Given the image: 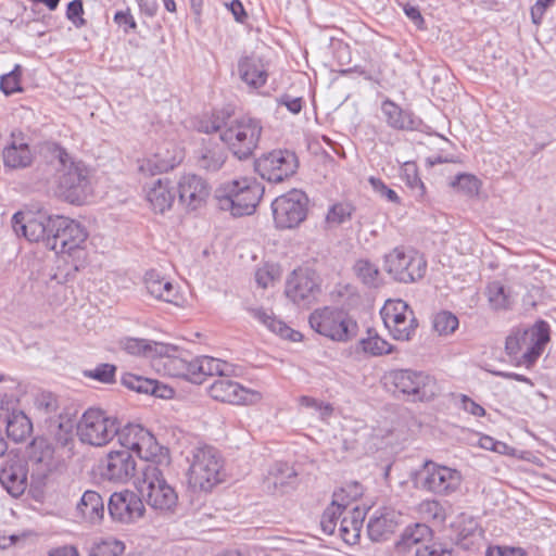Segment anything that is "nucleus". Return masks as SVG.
Here are the masks:
<instances>
[{
  "instance_id": "obj_1",
  "label": "nucleus",
  "mask_w": 556,
  "mask_h": 556,
  "mask_svg": "<svg viewBox=\"0 0 556 556\" xmlns=\"http://www.w3.org/2000/svg\"><path fill=\"white\" fill-rule=\"evenodd\" d=\"M199 130L206 134L218 131L220 140L228 150L239 160H245L257 148L263 126L260 119L251 116H242L227 122L215 117L212 121L202 122Z\"/></svg>"
},
{
  "instance_id": "obj_2",
  "label": "nucleus",
  "mask_w": 556,
  "mask_h": 556,
  "mask_svg": "<svg viewBox=\"0 0 556 556\" xmlns=\"http://www.w3.org/2000/svg\"><path fill=\"white\" fill-rule=\"evenodd\" d=\"M48 247L64 258H71L72 270L77 273L87 265L88 232L79 223L64 216H54Z\"/></svg>"
},
{
  "instance_id": "obj_3",
  "label": "nucleus",
  "mask_w": 556,
  "mask_h": 556,
  "mask_svg": "<svg viewBox=\"0 0 556 556\" xmlns=\"http://www.w3.org/2000/svg\"><path fill=\"white\" fill-rule=\"evenodd\" d=\"M137 490L142 501L156 514L170 516L177 511L178 493L156 465L144 466L138 478Z\"/></svg>"
},
{
  "instance_id": "obj_4",
  "label": "nucleus",
  "mask_w": 556,
  "mask_h": 556,
  "mask_svg": "<svg viewBox=\"0 0 556 556\" xmlns=\"http://www.w3.org/2000/svg\"><path fill=\"white\" fill-rule=\"evenodd\" d=\"M264 186L255 178L241 177L223 182L215 191L217 205L222 211H229L233 216L251 215L255 212Z\"/></svg>"
},
{
  "instance_id": "obj_5",
  "label": "nucleus",
  "mask_w": 556,
  "mask_h": 556,
  "mask_svg": "<svg viewBox=\"0 0 556 556\" xmlns=\"http://www.w3.org/2000/svg\"><path fill=\"white\" fill-rule=\"evenodd\" d=\"M548 341V325L539 321L530 328L514 329L506 338L505 350L516 365L530 368L542 355Z\"/></svg>"
},
{
  "instance_id": "obj_6",
  "label": "nucleus",
  "mask_w": 556,
  "mask_h": 556,
  "mask_svg": "<svg viewBox=\"0 0 556 556\" xmlns=\"http://www.w3.org/2000/svg\"><path fill=\"white\" fill-rule=\"evenodd\" d=\"M56 191L70 203H81L90 194V172L80 161H74L65 151H58Z\"/></svg>"
},
{
  "instance_id": "obj_7",
  "label": "nucleus",
  "mask_w": 556,
  "mask_h": 556,
  "mask_svg": "<svg viewBox=\"0 0 556 556\" xmlns=\"http://www.w3.org/2000/svg\"><path fill=\"white\" fill-rule=\"evenodd\" d=\"M415 488L437 496H451L460 491L462 472L453 467L426 460L412 473Z\"/></svg>"
},
{
  "instance_id": "obj_8",
  "label": "nucleus",
  "mask_w": 556,
  "mask_h": 556,
  "mask_svg": "<svg viewBox=\"0 0 556 556\" xmlns=\"http://www.w3.org/2000/svg\"><path fill=\"white\" fill-rule=\"evenodd\" d=\"M387 387L408 396L414 402H430L440 394L435 378L425 371L413 369H393L383 376Z\"/></svg>"
},
{
  "instance_id": "obj_9",
  "label": "nucleus",
  "mask_w": 556,
  "mask_h": 556,
  "mask_svg": "<svg viewBox=\"0 0 556 556\" xmlns=\"http://www.w3.org/2000/svg\"><path fill=\"white\" fill-rule=\"evenodd\" d=\"M224 460L213 446H197L188 472L189 485L199 491L208 492L223 481Z\"/></svg>"
},
{
  "instance_id": "obj_10",
  "label": "nucleus",
  "mask_w": 556,
  "mask_h": 556,
  "mask_svg": "<svg viewBox=\"0 0 556 556\" xmlns=\"http://www.w3.org/2000/svg\"><path fill=\"white\" fill-rule=\"evenodd\" d=\"M313 330L333 341L346 342L357 333V324L344 311L323 307L309 315Z\"/></svg>"
},
{
  "instance_id": "obj_11",
  "label": "nucleus",
  "mask_w": 556,
  "mask_h": 556,
  "mask_svg": "<svg viewBox=\"0 0 556 556\" xmlns=\"http://www.w3.org/2000/svg\"><path fill=\"white\" fill-rule=\"evenodd\" d=\"M383 268L395 281L412 283L424 277L427 262L416 250L396 247L384 255Z\"/></svg>"
},
{
  "instance_id": "obj_12",
  "label": "nucleus",
  "mask_w": 556,
  "mask_h": 556,
  "mask_svg": "<svg viewBox=\"0 0 556 556\" xmlns=\"http://www.w3.org/2000/svg\"><path fill=\"white\" fill-rule=\"evenodd\" d=\"M116 433L117 419L99 408L87 409L77 425L79 440L92 446L108 444Z\"/></svg>"
},
{
  "instance_id": "obj_13",
  "label": "nucleus",
  "mask_w": 556,
  "mask_h": 556,
  "mask_svg": "<svg viewBox=\"0 0 556 556\" xmlns=\"http://www.w3.org/2000/svg\"><path fill=\"white\" fill-rule=\"evenodd\" d=\"M380 315L394 340L409 341L415 334L418 321L405 301L400 299L386 301Z\"/></svg>"
},
{
  "instance_id": "obj_14",
  "label": "nucleus",
  "mask_w": 556,
  "mask_h": 556,
  "mask_svg": "<svg viewBox=\"0 0 556 556\" xmlns=\"http://www.w3.org/2000/svg\"><path fill=\"white\" fill-rule=\"evenodd\" d=\"M307 202L306 194L298 189L277 197L271 203L276 227L280 229L298 227L306 218Z\"/></svg>"
},
{
  "instance_id": "obj_15",
  "label": "nucleus",
  "mask_w": 556,
  "mask_h": 556,
  "mask_svg": "<svg viewBox=\"0 0 556 556\" xmlns=\"http://www.w3.org/2000/svg\"><path fill=\"white\" fill-rule=\"evenodd\" d=\"M28 466L26 459L15 451L0 458V484L14 498L27 489Z\"/></svg>"
},
{
  "instance_id": "obj_16",
  "label": "nucleus",
  "mask_w": 556,
  "mask_h": 556,
  "mask_svg": "<svg viewBox=\"0 0 556 556\" xmlns=\"http://www.w3.org/2000/svg\"><path fill=\"white\" fill-rule=\"evenodd\" d=\"M255 167L262 178L280 182L295 173L298 159L293 152L288 150H274L260 157Z\"/></svg>"
},
{
  "instance_id": "obj_17",
  "label": "nucleus",
  "mask_w": 556,
  "mask_h": 556,
  "mask_svg": "<svg viewBox=\"0 0 556 556\" xmlns=\"http://www.w3.org/2000/svg\"><path fill=\"white\" fill-rule=\"evenodd\" d=\"M363 495V488L359 483L353 482L337 490L332 495L331 504L324 510L320 526L326 534H333L338 519L348 513V509L355 501Z\"/></svg>"
},
{
  "instance_id": "obj_18",
  "label": "nucleus",
  "mask_w": 556,
  "mask_h": 556,
  "mask_svg": "<svg viewBox=\"0 0 556 556\" xmlns=\"http://www.w3.org/2000/svg\"><path fill=\"white\" fill-rule=\"evenodd\" d=\"M208 393L214 400L232 405H255L263 399L260 391L248 389L226 377L215 380L210 386Z\"/></svg>"
},
{
  "instance_id": "obj_19",
  "label": "nucleus",
  "mask_w": 556,
  "mask_h": 556,
  "mask_svg": "<svg viewBox=\"0 0 556 556\" xmlns=\"http://www.w3.org/2000/svg\"><path fill=\"white\" fill-rule=\"evenodd\" d=\"M52 224H54V216L43 214L17 212L12 217V228L18 237L23 236L30 242L43 240L47 245L53 232Z\"/></svg>"
},
{
  "instance_id": "obj_20",
  "label": "nucleus",
  "mask_w": 556,
  "mask_h": 556,
  "mask_svg": "<svg viewBox=\"0 0 556 556\" xmlns=\"http://www.w3.org/2000/svg\"><path fill=\"white\" fill-rule=\"evenodd\" d=\"M108 508L112 519L123 523L137 521L146 510L141 496L128 490L113 493Z\"/></svg>"
},
{
  "instance_id": "obj_21",
  "label": "nucleus",
  "mask_w": 556,
  "mask_h": 556,
  "mask_svg": "<svg viewBox=\"0 0 556 556\" xmlns=\"http://www.w3.org/2000/svg\"><path fill=\"white\" fill-rule=\"evenodd\" d=\"M136 471V460L127 450L111 451L99 464L101 477L112 482H127Z\"/></svg>"
},
{
  "instance_id": "obj_22",
  "label": "nucleus",
  "mask_w": 556,
  "mask_h": 556,
  "mask_svg": "<svg viewBox=\"0 0 556 556\" xmlns=\"http://www.w3.org/2000/svg\"><path fill=\"white\" fill-rule=\"evenodd\" d=\"M179 202L190 211H195L205 205L211 187L207 181L195 174H184L177 182Z\"/></svg>"
},
{
  "instance_id": "obj_23",
  "label": "nucleus",
  "mask_w": 556,
  "mask_h": 556,
  "mask_svg": "<svg viewBox=\"0 0 556 556\" xmlns=\"http://www.w3.org/2000/svg\"><path fill=\"white\" fill-rule=\"evenodd\" d=\"M29 459L31 464V485L36 488L45 486L48 478L56 467L53 447L45 440H35Z\"/></svg>"
},
{
  "instance_id": "obj_24",
  "label": "nucleus",
  "mask_w": 556,
  "mask_h": 556,
  "mask_svg": "<svg viewBox=\"0 0 556 556\" xmlns=\"http://www.w3.org/2000/svg\"><path fill=\"white\" fill-rule=\"evenodd\" d=\"M180 150L167 144L151 156L139 160L138 170L143 176H154L176 167L182 160Z\"/></svg>"
},
{
  "instance_id": "obj_25",
  "label": "nucleus",
  "mask_w": 556,
  "mask_h": 556,
  "mask_svg": "<svg viewBox=\"0 0 556 556\" xmlns=\"http://www.w3.org/2000/svg\"><path fill=\"white\" fill-rule=\"evenodd\" d=\"M269 63L255 53L241 56L238 61L240 79L250 88L260 89L268 78Z\"/></svg>"
},
{
  "instance_id": "obj_26",
  "label": "nucleus",
  "mask_w": 556,
  "mask_h": 556,
  "mask_svg": "<svg viewBox=\"0 0 556 556\" xmlns=\"http://www.w3.org/2000/svg\"><path fill=\"white\" fill-rule=\"evenodd\" d=\"M402 515L393 508L383 507L375 511L367 525L371 541H387L397 529Z\"/></svg>"
},
{
  "instance_id": "obj_27",
  "label": "nucleus",
  "mask_w": 556,
  "mask_h": 556,
  "mask_svg": "<svg viewBox=\"0 0 556 556\" xmlns=\"http://www.w3.org/2000/svg\"><path fill=\"white\" fill-rule=\"evenodd\" d=\"M2 156L4 165L10 168H24L33 162V153L22 134H12Z\"/></svg>"
},
{
  "instance_id": "obj_28",
  "label": "nucleus",
  "mask_w": 556,
  "mask_h": 556,
  "mask_svg": "<svg viewBox=\"0 0 556 556\" xmlns=\"http://www.w3.org/2000/svg\"><path fill=\"white\" fill-rule=\"evenodd\" d=\"M147 292L156 300L177 304L180 295L177 286L156 270H149L144 275Z\"/></svg>"
},
{
  "instance_id": "obj_29",
  "label": "nucleus",
  "mask_w": 556,
  "mask_h": 556,
  "mask_svg": "<svg viewBox=\"0 0 556 556\" xmlns=\"http://www.w3.org/2000/svg\"><path fill=\"white\" fill-rule=\"evenodd\" d=\"M146 199L155 213L163 214L169 210L175 201L169 180L159 178L153 181L146 189Z\"/></svg>"
},
{
  "instance_id": "obj_30",
  "label": "nucleus",
  "mask_w": 556,
  "mask_h": 556,
  "mask_svg": "<svg viewBox=\"0 0 556 556\" xmlns=\"http://www.w3.org/2000/svg\"><path fill=\"white\" fill-rule=\"evenodd\" d=\"M248 312L251 317L281 338L288 339L292 342H298L302 339V334L299 331L293 330L283 321L276 319L270 311L263 307H250L248 308Z\"/></svg>"
},
{
  "instance_id": "obj_31",
  "label": "nucleus",
  "mask_w": 556,
  "mask_h": 556,
  "mask_svg": "<svg viewBox=\"0 0 556 556\" xmlns=\"http://www.w3.org/2000/svg\"><path fill=\"white\" fill-rule=\"evenodd\" d=\"M339 535L348 545H355L359 542L365 513L358 507L351 508L341 516Z\"/></svg>"
},
{
  "instance_id": "obj_32",
  "label": "nucleus",
  "mask_w": 556,
  "mask_h": 556,
  "mask_svg": "<svg viewBox=\"0 0 556 556\" xmlns=\"http://www.w3.org/2000/svg\"><path fill=\"white\" fill-rule=\"evenodd\" d=\"M381 112L387 124L394 129L412 130L415 128L416 122L413 114L389 99L381 103Z\"/></svg>"
},
{
  "instance_id": "obj_33",
  "label": "nucleus",
  "mask_w": 556,
  "mask_h": 556,
  "mask_svg": "<svg viewBox=\"0 0 556 556\" xmlns=\"http://www.w3.org/2000/svg\"><path fill=\"white\" fill-rule=\"evenodd\" d=\"M316 283L303 273L294 271L287 280L286 295L294 303L299 304L307 300L314 292Z\"/></svg>"
},
{
  "instance_id": "obj_34",
  "label": "nucleus",
  "mask_w": 556,
  "mask_h": 556,
  "mask_svg": "<svg viewBox=\"0 0 556 556\" xmlns=\"http://www.w3.org/2000/svg\"><path fill=\"white\" fill-rule=\"evenodd\" d=\"M296 478L295 470L286 463H275L268 470L264 483L267 490L283 492L293 484Z\"/></svg>"
},
{
  "instance_id": "obj_35",
  "label": "nucleus",
  "mask_w": 556,
  "mask_h": 556,
  "mask_svg": "<svg viewBox=\"0 0 556 556\" xmlns=\"http://www.w3.org/2000/svg\"><path fill=\"white\" fill-rule=\"evenodd\" d=\"M77 510L87 521H99L104 515V503L101 495L96 491H86L77 504Z\"/></svg>"
},
{
  "instance_id": "obj_36",
  "label": "nucleus",
  "mask_w": 556,
  "mask_h": 556,
  "mask_svg": "<svg viewBox=\"0 0 556 556\" xmlns=\"http://www.w3.org/2000/svg\"><path fill=\"white\" fill-rule=\"evenodd\" d=\"M119 346L129 355L144 357L162 355L165 349L163 344L138 338H124L119 341Z\"/></svg>"
},
{
  "instance_id": "obj_37",
  "label": "nucleus",
  "mask_w": 556,
  "mask_h": 556,
  "mask_svg": "<svg viewBox=\"0 0 556 556\" xmlns=\"http://www.w3.org/2000/svg\"><path fill=\"white\" fill-rule=\"evenodd\" d=\"M457 543L465 548H469L481 540L483 531L478 521L470 516H462L456 525Z\"/></svg>"
},
{
  "instance_id": "obj_38",
  "label": "nucleus",
  "mask_w": 556,
  "mask_h": 556,
  "mask_svg": "<svg viewBox=\"0 0 556 556\" xmlns=\"http://www.w3.org/2000/svg\"><path fill=\"white\" fill-rule=\"evenodd\" d=\"M5 422L7 434L14 442H23L31 433L33 425L23 412L13 410Z\"/></svg>"
},
{
  "instance_id": "obj_39",
  "label": "nucleus",
  "mask_w": 556,
  "mask_h": 556,
  "mask_svg": "<svg viewBox=\"0 0 556 556\" xmlns=\"http://www.w3.org/2000/svg\"><path fill=\"white\" fill-rule=\"evenodd\" d=\"M430 536L431 530L428 526L424 523H415L414 526H409L405 529L399 542V546L404 549L415 552L418 546L430 542Z\"/></svg>"
},
{
  "instance_id": "obj_40",
  "label": "nucleus",
  "mask_w": 556,
  "mask_h": 556,
  "mask_svg": "<svg viewBox=\"0 0 556 556\" xmlns=\"http://www.w3.org/2000/svg\"><path fill=\"white\" fill-rule=\"evenodd\" d=\"M226 161V153L219 146L204 147L199 156L198 165L200 168L207 172H216L224 165Z\"/></svg>"
},
{
  "instance_id": "obj_41",
  "label": "nucleus",
  "mask_w": 556,
  "mask_h": 556,
  "mask_svg": "<svg viewBox=\"0 0 556 556\" xmlns=\"http://www.w3.org/2000/svg\"><path fill=\"white\" fill-rule=\"evenodd\" d=\"M489 303L493 309H508L514 303V296L501 282L493 281L486 287Z\"/></svg>"
},
{
  "instance_id": "obj_42",
  "label": "nucleus",
  "mask_w": 556,
  "mask_h": 556,
  "mask_svg": "<svg viewBox=\"0 0 556 556\" xmlns=\"http://www.w3.org/2000/svg\"><path fill=\"white\" fill-rule=\"evenodd\" d=\"M353 270L361 281L367 287H378L380 271L378 267L368 260L361 258L355 262Z\"/></svg>"
},
{
  "instance_id": "obj_43",
  "label": "nucleus",
  "mask_w": 556,
  "mask_h": 556,
  "mask_svg": "<svg viewBox=\"0 0 556 556\" xmlns=\"http://www.w3.org/2000/svg\"><path fill=\"white\" fill-rule=\"evenodd\" d=\"M361 345L365 353H369L374 356H380L393 352V345L371 330L368 331L366 338L361 340Z\"/></svg>"
},
{
  "instance_id": "obj_44",
  "label": "nucleus",
  "mask_w": 556,
  "mask_h": 556,
  "mask_svg": "<svg viewBox=\"0 0 556 556\" xmlns=\"http://www.w3.org/2000/svg\"><path fill=\"white\" fill-rule=\"evenodd\" d=\"M198 369L203 374V377L214 375L227 377L233 371L230 364L211 356H200V365Z\"/></svg>"
},
{
  "instance_id": "obj_45",
  "label": "nucleus",
  "mask_w": 556,
  "mask_h": 556,
  "mask_svg": "<svg viewBox=\"0 0 556 556\" xmlns=\"http://www.w3.org/2000/svg\"><path fill=\"white\" fill-rule=\"evenodd\" d=\"M144 428L139 425H127L124 428L119 429L117 425V437L118 443L127 451H135L136 446L139 443V440L144 432Z\"/></svg>"
},
{
  "instance_id": "obj_46",
  "label": "nucleus",
  "mask_w": 556,
  "mask_h": 556,
  "mask_svg": "<svg viewBox=\"0 0 556 556\" xmlns=\"http://www.w3.org/2000/svg\"><path fill=\"white\" fill-rule=\"evenodd\" d=\"M354 213V206L349 202H338L331 205L326 215L329 227H337L349 222Z\"/></svg>"
},
{
  "instance_id": "obj_47",
  "label": "nucleus",
  "mask_w": 556,
  "mask_h": 556,
  "mask_svg": "<svg viewBox=\"0 0 556 556\" xmlns=\"http://www.w3.org/2000/svg\"><path fill=\"white\" fill-rule=\"evenodd\" d=\"M124 549V542L114 538H105L93 544L90 556H121Z\"/></svg>"
},
{
  "instance_id": "obj_48",
  "label": "nucleus",
  "mask_w": 556,
  "mask_h": 556,
  "mask_svg": "<svg viewBox=\"0 0 556 556\" xmlns=\"http://www.w3.org/2000/svg\"><path fill=\"white\" fill-rule=\"evenodd\" d=\"M432 327L438 334L448 336L457 329L458 319L454 314L443 311L433 316Z\"/></svg>"
},
{
  "instance_id": "obj_49",
  "label": "nucleus",
  "mask_w": 556,
  "mask_h": 556,
  "mask_svg": "<svg viewBox=\"0 0 556 556\" xmlns=\"http://www.w3.org/2000/svg\"><path fill=\"white\" fill-rule=\"evenodd\" d=\"M160 446L155 438L148 430L142 433L135 453L142 459L150 460L159 453Z\"/></svg>"
},
{
  "instance_id": "obj_50",
  "label": "nucleus",
  "mask_w": 556,
  "mask_h": 556,
  "mask_svg": "<svg viewBox=\"0 0 556 556\" xmlns=\"http://www.w3.org/2000/svg\"><path fill=\"white\" fill-rule=\"evenodd\" d=\"M154 381L152 379H148L141 376H137L134 374H125L122 377V383L134 391H137L138 393H146L150 394L151 391L154 390Z\"/></svg>"
},
{
  "instance_id": "obj_51",
  "label": "nucleus",
  "mask_w": 556,
  "mask_h": 556,
  "mask_svg": "<svg viewBox=\"0 0 556 556\" xmlns=\"http://www.w3.org/2000/svg\"><path fill=\"white\" fill-rule=\"evenodd\" d=\"M419 514L426 519L444 521L445 511L441 503L437 500H425L418 505Z\"/></svg>"
},
{
  "instance_id": "obj_52",
  "label": "nucleus",
  "mask_w": 556,
  "mask_h": 556,
  "mask_svg": "<svg viewBox=\"0 0 556 556\" xmlns=\"http://www.w3.org/2000/svg\"><path fill=\"white\" fill-rule=\"evenodd\" d=\"M451 186L457 188L467 195H475L479 191L480 182L473 175L460 174L451 182Z\"/></svg>"
},
{
  "instance_id": "obj_53",
  "label": "nucleus",
  "mask_w": 556,
  "mask_h": 556,
  "mask_svg": "<svg viewBox=\"0 0 556 556\" xmlns=\"http://www.w3.org/2000/svg\"><path fill=\"white\" fill-rule=\"evenodd\" d=\"M415 556H453L452 549L445 544L437 541H430L415 549Z\"/></svg>"
},
{
  "instance_id": "obj_54",
  "label": "nucleus",
  "mask_w": 556,
  "mask_h": 556,
  "mask_svg": "<svg viewBox=\"0 0 556 556\" xmlns=\"http://www.w3.org/2000/svg\"><path fill=\"white\" fill-rule=\"evenodd\" d=\"M162 364L167 375L186 378L187 361L180 357H163Z\"/></svg>"
},
{
  "instance_id": "obj_55",
  "label": "nucleus",
  "mask_w": 556,
  "mask_h": 556,
  "mask_svg": "<svg viewBox=\"0 0 556 556\" xmlns=\"http://www.w3.org/2000/svg\"><path fill=\"white\" fill-rule=\"evenodd\" d=\"M20 66H16L14 71L1 76L0 89L4 94L10 96L14 92L21 91L20 86V74L17 73Z\"/></svg>"
},
{
  "instance_id": "obj_56",
  "label": "nucleus",
  "mask_w": 556,
  "mask_h": 556,
  "mask_svg": "<svg viewBox=\"0 0 556 556\" xmlns=\"http://www.w3.org/2000/svg\"><path fill=\"white\" fill-rule=\"evenodd\" d=\"M84 7L81 0H73L68 3L66 10V17L77 28L86 25V20L83 17Z\"/></svg>"
},
{
  "instance_id": "obj_57",
  "label": "nucleus",
  "mask_w": 556,
  "mask_h": 556,
  "mask_svg": "<svg viewBox=\"0 0 556 556\" xmlns=\"http://www.w3.org/2000/svg\"><path fill=\"white\" fill-rule=\"evenodd\" d=\"M278 276V269L273 265L260 267L255 273L256 283L262 288L269 287Z\"/></svg>"
},
{
  "instance_id": "obj_58",
  "label": "nucleus",
  "mask_w": 556,
  "mask_h": 556,
  "mask_svg": "<svg viewBox=\"0 0 556 556\" xmlns=\"http://www.w3.org/2000/svg\"><path fill=\"white\" fill-rule=\"evenodd\" d=\"M299 402L301 406L318 410L323 419L329 417L332 414V407L329 404L318 402L314 397L303 395L299 399Z\"/></svg>"
},
{
  "instance_id": "obj_59",
  "label": "nucleus",
  "mask_w": 556,
  "mask_h": 556,
  "mask_svg": "<svg viewBox=\"0 0 556 556\" xmlns=\"http://www.w3.org/2000/svg\"><path fill=\"white\" fill-rule=\"evenodd\" d=\"M115 370V366L111 364H101L89 372V377L103 383H110L114 380Z\"/></svg>"
},
{
  "instance_id": "obj_60",
  "label": "nucleus",
  "mask_w": 556,
  "mask_h": 556,
  "mask_svg": "<svg viewBox=\"0 0 556 556\" xmlns=\"http://www.w3.org/2000/svg\"><path fill=\"white\" fill-rule=\"evenodd\" d=\"M479 445L488 451H492L502 455L509 454L510 447L501 441L495 440L490 435H482L479 439Z\"/></svg>"
},
{
  "instance_id": "obj_61",
  "label": "nucleus",
  "mask_w": 556,
  "mask_h": 556,
  "mask_svg": "<svg viewBox=\"0 0 556 556\" xmlns=\"http://www.w3.org/2000/svg\"><path fill=\"white\" fill-rule=\"evenodd\" d=\"M337 293L342 299V303L349 307L359 302V294L356 288L351 285L338 286Z\"/></svg>"
},
{
  "instance_id": "obj_62",
  "label": "nucleus",
  "mask_w": 556,
  "mask_h": 556,
  "mask_svg": "<svg viewBox=\"0 0 556 556\" xmlns=\"http://www.w3.org/2000/svg\"><path fill=\"white\" fill-rule=\"evenodd\" d=\"M527 553L522 547H514L506 545L491 546L486 549V556H526Z\"/></svg>"
},
{
  "instance_id": "obj_63",
  "label": "nucleus",
  "mask_w": 556,
  "mask_h": 556,
  "mask_svg": "<svg viewBox=\"0 0 556 556\" xmlns=\"http://www.w3.org/2000/svg\"><path fill=\"white\" fill-rule=\"evenodd\" d=\"M369 182L371 184L374 190L379 193L381 197H384L387 200L393 203H400V198L397 193L390 189L388 186L383 184L378 178L370 177Z\"/></svg>"
},
{
  "instance_id": "obj_64",
  "label": "nucleus",
  "mask_w": 556,
  "mask_h": 556,
  "mask_svg": "<svg viewBox=\"0 0 556 556\" xmlns=\"http://www.w3.org/2000/svg\"><path fill=\"white\" fill-rule=\"evenodd\" d=\"M555 0H536L531 8V20L539 25L546 10L554 4Z\"/></svg>"
}]
</instances>
